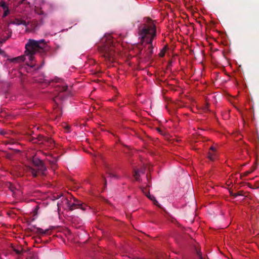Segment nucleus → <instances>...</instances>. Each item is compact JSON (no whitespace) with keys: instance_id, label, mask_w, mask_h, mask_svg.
<instances>
[{"instance_id":"1","label":"nucleus","mask_w":259,"mask_h":259,"mask_svg":"<svg viewBox=\"0 0 259 259\" xmlns=\"http://www.w3.org/2000/svg\"><path fill=\"white\" fill-rule=\"evenodd\" d=\"M140 41L138 44V54L141 57L150 59L153 54V40L157 35L156 26L152 20L147 18L146 21L138 27Z\"/></svg>"},{"instance_id":"2","label":"nucleus","mask_w":259,"mask_h":259,"mask_svg":"<svg viewBox=\"0 0 259 259\" xmlns=\"http://www.w3.org/2000/svg\"><path fill=\"white\" fill-rule=\"evenodd\" d=\"M103 44L99 47V51L103 58L109 61L114 59L115 50L113 41L109 38H104L102 39Z\"/></svg>"},{"instance_id":"3","label":"nucleus","mask_w":259,"mask_h":259,"mask_svg":"<svg viewBox=\"0 0 259 259\" xmlns=\"http://www.w3.org/2000/svg\"><path fill=\"white\" fill-rule=\"evenodd\" d=\"M41 43H43L45 45V40L41 39L39 41H36L32 39H29V41L25 45L26 50L25 54L29 57V60L31 61L33 60V55L39 49H42V47L40 46Z\"/></svg>"},{"instance_id":"4","label":"nucleus","mask_w":259,"mask_h":259,"mask_svg":"<svg viewBox=\"0 0 259 259\" xmlns=\"http://www.w3.org/2000/svg\"><path fill=\"white\" fill-rule=\"evenodd\" d=\"M53 81L61 83L60 85H57L56 87H55L56 90L59 92V95L54 99V102H56V100L57 99L59 98L62 99L61 93L67 91L68 89V85L63 82V80L62 79L60 78H56Z\"/></svg>"},{"instance_id":"5","label":"nucleus","mask_w":259,"mask_h":259,"mask_svg":"<svg viewBox=\"0 0 259 259\" xmlns=\"http://www.w3.org/2000/svg\"><path fill=\"white\" fill-rule=\"evenodd\" d=\"M64 201L67 204V206L70 210H73L76 208H80L83 210H84L86 209V207H87V206L83 203H74V202L72 203L66 198H64Z\"/></svg>"},{"instance_id":"6","label":"nucleus","mask_w":259,"mask_h":259,"mask_svg":"<svg viewBox=\"0 0 259 259\" xmlns=\"http://www.w3.org/2000/svg\"><path fill=\"white\" fill-rule=\"evenodd\" d=\"M32 162L33 164L38 167V170L40 171L42 174H44L46 170V168L41 160L36 157H33Z\"/></svg>"},{"instance_id":"7","label":"nucleus","mask_w":259,"mask_h":259,"mask_svg":"<svg viewBox=\"0 0 259 259\" xmlns=\"http://www.w3.org/2000/svg\"><path fill=\"white\" fill-rule=\"evenodd\" d=\"M12 24L20 25H23L25 26H27L29 25L28 22H26L25 21L19 18H16L13 21L11 22Z\"/></svg>"},{"instance_id":"8","label":"nucleus","mask_w":259,"mask_h":259,"mask_svg":"<svg viewBox=\"0 0 259 259\" xmlns=\"http://www.w3.org/2000/svg\"><path fill=\"white\" fill-rule=\"evenodd\" d=\"M215 151L216 150L214 147L211 146L209 149V151L208 153V158L210 160H213L215 158Z\"/></svg>"},{"instance_id":"9","label":"nucleus","mask_w":259,"mask_h":259,"mask_svg":"<svg viewBox=\"0 0 259 259\" xmlns=\"http://www.w3.org/2000/svg\"><path fill=\"white\" fill-rule=\"evenodd\" d=\"M36 233L38 235H40L42 236H44L47 234H49L50 233L49 229H46L44 230L40 228H36Z\"/></svg>"},{"instance_id":"10","label":"nucleus","mask_w":259,"mask_h":259,"mask_svg":"<svg viewBox=\"0 0 259 259\" xmlns=\"http://www.w3.org/2000/svg\"><path fill=\"white\" fill-rule=\"evenodd\" d=\"M106 173L108 175V177L116 179H119V176L115 174L113 171L112 169L107 168L106 170Z\"/></svg>"},{"instance_id":"11","label":"nucleus","mask_w":259,"mask_h":259,"mask_svg":"<svg viewBox=\"0 0 259 259\" xmlns=\"http://www.w3.org/2000/svg\"><path fill=\"white\" fill-rule=\"evenodd\" d=\"M38 141H41L42 142H46L50 144H52V143H54V141L52 139H51V138H49L48 137H46L42 135H39L38 137Z\"/></svg>"},{"instance_id":"12","label":"nucleus","mask_w":259,"mask_h":259,"mask_svg":"<svg viewBox=\"0 0 259 259\" xmlns=\"http://www.w3.org/2000/svg\"><path fill=\"white\" fill-rule=\"evenodd\" d=\"M25 59V56L22 55V56H18L17 57L12 58V59H10V61L12 62L20 63V62H24Z\"/></svg>"},{"instance_id":"13","label":"nucleus","mask_w":259,"mask_h":259,"mask_svg":"<svg viewBox=\"0 0 259 259\" xmlns=\"http://www.w3.org/2000/svg\"><path fill=\"white\" fill-rule=\"evenodd\" d=\"M140 172H141V173H144V171L143 170H134V177L135 178V179H136V181H140L141 179H140V174L139 173Z\"/></svg>"},{"instance_id":"14","label":"nucleus","mask_w":259,"mask_h":259,"mask_svg":"<svg viewBox=\"0 0 259 259\" xmlns=\"http://www.w3.org/2000/svg\"><path fill=\"white\" fill-rule=\"evenodd\" d=\"M146 196L148 198H149L151 200H152L154 204L157 206H159V203L155 199V197L153 195H151L150 193H148V194H146Z\"/></svg>"},{"instance_id":"15","label":"nucleus","mask_w":259,"mask_h":259,"mask_svg":"<svg viewBox=\"0 0 259 259\" xmlns=\"http://www.w3.org/2000/svg\"><path fill=\"white\" fill-rule=\"evenodd\" d=\"M230 195H231L232 197H233L234 198L237 197L238 196H243V191H240L236 193H234L232 191H230Z\"/></svg>"},{"instance_id":"16","label":"nucleus","mask_w":259,"mask_h":259,"mask_svg":"<svg viewBox=\"0 0 259 259\" xmlns=\"http://www.w3.org/2000/svg\"><path fill=\"white\" fill-rule=\"evenodd\" d=\"M28 170L31 173L34 177H36L37 176V171L31 167H29Z\"/></svg>"},{"instance_id":"17","label":"nucleus","mask_w":259,"mask_h":259,"mask_svg":"<svg viewBox=\"0 0 259 259\" xmlns=\"http://www.w3.org/2000/svg\"><path fill=\"white\" fill-rule=\"evenodd\" d=\"M9 33V34L7 36L4 37V38L1 39V41L2 43L5 42L11 37V34H12V31H10Z\"/></svg>"},{"instance_id":"18","label":"nucleus","mask_w":259,"mask_h":259,"mask_svg":"<svg viewBox=\"0 0 259 259\" xmlns=\"http://www.w3.org/2000/svg\"><path fill=\"white\" fill-rule=\"evenodd\" d=\"M57 160H58V159L56 158H55L52 160H49L50 163L51 165V166H52V167H53L54 166H55L56 165Z\"/></svg>"},{"instance_id":"19","label":"nucleus","mask_w":259,"mask_h":259,"mask_svg":"<svg viewBox=\"0 0 259 259\" xmlns=\"http://www.w3.org/2000/svg\"><path fill=\"white\" fill-rule=\"evenodd\" d=\"M13 251L18 255H21L23 253V251L22 250H19L17 248H13Z\"/></svg>"},{"instance_id":"20","label":"nucleus","mask_w":259,"mask_h":259,"mask_svg":"<svg viewBox=\"0 0 259 259\" xmlns=\"http://www.w3.org/2000/svg\"><path fill=\"white\" fill-rule=\"evenodd\" d=\"M195 250H196V252L198 256L199 259L203 258L202 256V253H201L200 250L198 248H196Z\"/></svg>"},{"instance_id":"21","label":"nucleus","mask_w":259,"mask_h":259,"mask_svg":"<svg viewBox=\"0 0 259 259\" xmlns=\"http://www.w3.org/2000/svg\"><path fill=\"white\" fill-rule=\"evenodd\" d=\"M165 52H166V48H164L159 53V56L161 57H163L165 55Z\"/></svg>"},{"instance_id":"22","label":"nucleus","mask_w":259,"mask_h":259,"mask_svg":"<svg viewBox=\"0 0 259 259\" xmlns=\"http://www.w3.org/2000/svg\"><path fill=\"white\" fill-rule=\"evenodd\" d=\"M0 6L2 7L4 10L8 9V7L4 2H1L0 3Z\"/></svg>"},{"instance_id":"23","label":"nucleus","mask_w":259,"mask_h":259,"mask_svg":"<svg viewBox=\"0 0 259 259\" xmlns=\"http://www.w3.org/2000/svg\"><path fill=\"white\" fill-rule=\"evenodd\" d=\"M37 26V23L36 21L33 22L32 23V29L33 30H36Z\"/></svg>"},{"instance_id":"24","label":"nucleus","mask_w":259,"mask_h":259,"mask_svg":"<svg viewBox=\"0 0 259 259\" xmlns=\"http://www.w3.org/2000/svg\"><path fill=\"white\" fill-rule=\"evenodd\" d=\"M208 107H209V104L208 103H206L203 107L204 111H208Z\"/></svg>"},{"instance_id":"25","label":"nucleus","mask_w":259,"mask_h":259,"mask_svg":"<svg viewBox=\"0 0 259 259\" xmlns=\"http://www.w3.org/2000/svg\"><path fill=\"white\" fill-rule=\"evenodd\" d=\"M141 189H142V191H143V192L144 193H145L146 195L147 194L146 192L147 189L146 188H144V187H141Z\"/></svg>"},{"instance_id":"26","label":"nucleus","mask_w":259,"mask_h":259,"mask_svg":"<svg viewBox=\"0 0 259 259\" xmlns=\"http://www.w3.org/2000/svg\"><path fill=\"white\" fill-rule=\"evenodd\" d=\"M54 199H58L60 197V195L59 194H57L56 196H54Z\"/></svg>"},{"instance_id":"27","label":"nucleus","mask_w":259,"mask_h":259,"mask_svg":"<svg viewBox=\"0 0 259 259\" xmlns=\"http://www.w3.org/2000/svg\"><path fill=\"white\" fill-rule=\"evenodd\" d=\"M57 112H58H58H59V116H60L61 115V114H62V113H61V111L60 110V109H57ZM57 116H58V114L57 115Z\"/></svg>"},{"instance_id":"28","label":"nucleus","mask_w":259,"mask_h":259,"mask_svg":"<svg viewBox=\"0 0 259 259\" xmlns=\"http://www.w3.org/2000/svg\"><path fill=\"white\" fill-rule=\"evenodd\" d=\"M9 13V11L8 10H7V11H5L4 14H3V17H6V16H7L8 14Z\"/></svg>"},{"instance_id":"29","label":"nucleus","mask_w":259,"mask_h":259,"mask_svg":"<svg viewBox=\"0 0 259 259\" xmlns=\"http://www.w3.org/2000/svg\"><path fill=\"white\" fill-rule=\"evenodd\" d=\"M6 134V132L2 130H0V134L2 135H5Z\"/></svg>"},{"instance_id":"30","label":"nucleus","mask_w":259,"mask_h":259,"mask_svg":"<svg viewBox=\"0 0 259 259\" xmlns=\"http://www.w3.org/2000/svg\"><path fill=\"white\" fill-rule=\"evenodd\" d=\"M34 256L33 255H31V256H29L28 257H27V259H34Z\"/></svg>"},{"instance_id":"31","label":"nucleus","mask_w":259,"mask_h":259,"mask_svg":"<svg viewBox=\"0 0 259 259\" xmlns=\"http://www.w3.org/2000/svg\"><path fill=\"white\" fill-rule=\"evenodd\" d=\"M74 203H82L80 201H78V200H74Z\"/></svg>"},{"instance_id":"32","label":"nucleus","mask_w":259,"mask_h":259,"mask_svg":"<svg viewBox=\"0 0 259 259\" xmlns=\"http://www.w3.org/2000/svg\"><path fill=\"white\" fill-rule=\"evenodd\" d=\"M38 13L39 14H40V15H44V12L42 11H41V10L40 11V12H38Z\"/></svg>"},{"instance_id":"33","label":"nucleus","mask_w":259,"mask_h":259,"mask_svg":"<svg viewBox=\"0 0 259 259\" xmlns=\"http://www.w3.org/2000/svg\"><path fill=\"white\" fill-rule=\"evenodd\" d=\"M103 179H104V185H105V186H106V184H107V181H106V180H105V178H104V177H103Z\"/></svg>"},{"instance_id":"34","label":"nucleus","mask_w":259,"mask_h":259,"mask_svg":"<svg viewBox=\"0 0 259 259\" xmlns=\"http://www.w3.org/2000/svg\"><path fill=\"white\" fill-rule=\"evenodd\" d=\"M132 27L133 28L134 27V24L133 23H132Z\"/></svg>"},{"instance_id":"35","label":"nucleus","mask_w":259,"mask_h":259,"mask_svg":"<svg viewBox=\"0 0 259 259\" xmlns=\"http://www.w3.org/2000/svg\"><path fill=\"white\" fill-rule=\"evenodd\" d=\"M25 0H21V3H22L23 2H24Z\"/></svg>"},{"instance_id":"36","label":"nucleus","mask_w":259,"mask_h":259,"mask_svg":"<svg viewBox=\"0 0 259 259\" xmlns=\"http://www.w3.org/2000/svg\"><path fill=\"white\" fill-rule=\"evenodd\" d=\"M30 66H31V67L33 68V67H34V65H31Z\"/></svg>"},{"instance_id":"37","label":"nucleus","mask_w":259,"mask_h":259,"mask_svg":"<svg viewBox=\"0 0 259 259\" xmlns=\"http://www.w3.org/2000/svg\"><path fill=\"white\" fill-rule=\"evenodd\" d=\"M249 173H250V172L248 171V172H246V174H249Z\"/></svg>"},{"instance_id":"38","label":"nucleus","mask_w":259,"mask_h":259,"mask_svg":"<svg viewBox=\"0 0 259 259\" xmlns=\"http://www.w3.org/2000/svg\"><path fill=\"white\" fill-rule=\"evenodd\" d=\"M249 173H250V172L248 171V172H246V174H249Z\"/></svg>"},{"instance_id":"39","label":"nucleus","mask_w":259,"mask_h":259,"mask_svg":"<svg viewBox=\"0 0 259 259\" xmlns=\"http://www.w3.org/2000/svg\"><path fill=\"white\" fill-rule=\"evenodd\" d=\"M40 67H37V69H40Z\"/></svg>"},{"instance_id":"40","label":"nucleus","mask_w":259,"mask_h":259,"mask_svg":"<svg viewBox=\"0 0 259 259\" xmlns=\"http://www.w3.org/2000/svg\"><path fill=\"white\" fill-rule=\"evenodd\" d=\"M59 202H58V203H57V205H58V206H59Z\"/></svg>"},{"instance_id":"41","label":"nucleus","mask_w":259,"mask_h":259,"mask_svg":"<svg viewBox=\"0 0 259 259\" xmlns=\"http://www.w3.org/2000/svg\"><path fill=\"white\" fill-rule=\"evenodd\" d=\"M202 259H203V258H202Z\"/></svg>"}]
</instances>
